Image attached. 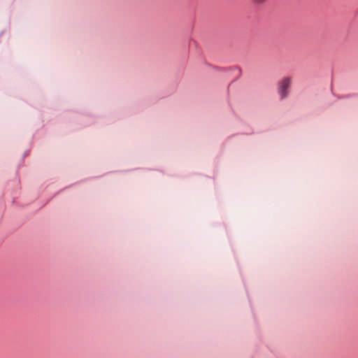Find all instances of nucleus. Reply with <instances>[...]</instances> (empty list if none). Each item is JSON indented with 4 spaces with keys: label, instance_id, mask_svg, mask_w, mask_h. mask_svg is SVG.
Returning <instances> with one entry per match:
<instances>
[{
    "label": "nucleus",
    "instance_id": "obj_1",
    "mask_svg": "<svg viewBox=\"0 0 358 358\" xmlns=\"http://www.w3.org/2000/svg\"><path fill=\"white\" fill-rule=\"evenodd\" d=\"M291 85V79L289 78H285L281 80L279 84V94L282 99H284L288 94V88Z\"/></svg>",
    "mask_w": 358,
    "mask_h": 358
},
{
    "label": "nucleus",
    "instance_id": "obj_2",
    "mask_svg": "<svg viewBox=\"0 0 358 358\" xmlns=\"http://www.w3.org/2000/svg\"><path fill=\"white\" fill-rule=\"evenodd\" d=\"M267 0H253L254 3L257 5L265 3Z\"/></svg>",
    "mask_w": 358,
    "mask_h": 358
}]
</instances>
